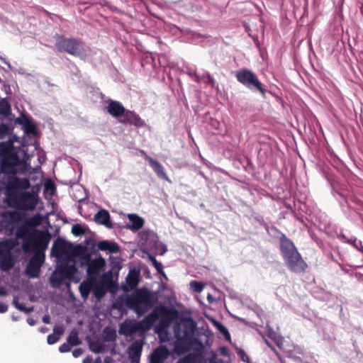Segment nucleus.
I'll use <instances>...</instances> for the list:
<instances>
[{
  "mask_svg": "<svg viewBox=\"0 0 363 363\" xmlns=\"http://www.w3.org/2000/svg\"><path fill=\"white\" fill-rule=\"evenodd\" d=\"M237 80L251 91H259L263 96H265V90L262 86V83L257 76L251 70L241 69L236 72Z\"/></svg>",
  "mask_w": 363,
  "mask_h": 363,
  "instance_id": "6e6552de",
  "label": "nucleus"
},
{
  "mask_svg": "<svg viewBox=\"0 0 363 363\" xmlns=\"http://www.w3.org/2000/svg\"><path fill=\"white\" fill-rule=\"evenodd\" d=\"M43 322L45 324H49L50 323V317L49 315H45L43 317Z\"/></svg>",
  "mask_w": 363,
  "mask_h": 363,
  "instance_id": "4d7b16f0",
  "label": "nucleus"
},
{
  "mask_svg": "<svg viewBox=\"0 0 363 363\" xmlns=\"http://www.w3.org/2000/svg\"><path fill=\"white\" fill-rule=\"evenodd\" d=\"M38 195L33 192H12L6 196L9 206L23 211H33L38 203Z\"/></svg>",
  "mask_w": 363,
  "mask_h": 363,
  "instance_id": "423d86ee",
  "label": "nucleus"
},
{
  "mask_svg": "<svg viewBox=\"0 0 363 363\" xmlns=\"http://www.w3.org/2000/svg\"><path fill=\"white\" fill-rule=\"evenodd\" d=\"M149 258L150 259V261L152 262L153 266L155 267V268L156 269V270L160 273V272H163L162 271V265L160 262H159L154 256L151 255H149Z\"/></svg>",
  "mask_w": 363,
  "mask_h": 363,
  "instance_id": "a19ab883",
  "label": "nucleus"
},
{
  "mask_svg": "<svg viewBox=\"0 0 363 363\" xmlns=\"http://www.w3.org/2000/svg\"><path fill=\"white\" fill-rule=\"evenodd\" d=\"M7 310H8V306L4 303L0 302V313H4L6 312Z\"/></svg>",
  "mask_w": 363,
  "mask_h": 363,
  "instance_id": "5fc2aeb1",
  "label": "nucleus"
},
{
  "mask_svg": "<svg viewBox=\"0 0 363 363\" xmlns=\"http://www.w3.org/2000/svg\"><path fill=\"white\" fill-rule=\"evenodd\" d=\"M92 291L94 296L98 299L104 297L106 292L105 287L101 284H93Z\"/></svg>",
  "mask_w": 363,
  "mask_h": 363,
  "instance_id": "7c9ffc66",
  "label": "nucleus"
},
{
  "mask_svg": "<svg viewBox=\"0 0 363 363\" xmlns=\"http://www.w3.org/2000/svg\"><path fill=\"white\" fill-rule=\"evenodd\" d=\"M169 356V352L166 346H159L155 348L150 356V363H163Z\"/></svg>",
  "mask_w": 363,
  "mask_h": 363,
  "instance_id": "f3484780",
  "label": "nucleus"
},
{
  "mask_svg": "<svg viewBox=\"0 0 363 363\" xmlns=\"http://www.w3.org/2000/svg\"><path fill=\"white\" fill-rule=\"evenodd\" d=\"M189 75L194 79V80H195L196 82H200L201 80L204 78V76L203 77H199L198 76L196 73L194 72H189Z\"/></svg>",
  "mask_w": 363,
  "mask_h": 363,
  "instance_id": "603ef678",
  "label": "nucleus"
},
{
  "mask_svg": "<svg viewBox=\"0 0 363 363\" xmlns=\"http://www.w3.org/2000/svg\"><path fill=\"white\" fill-rule=\"evenodd\" d=\"M54 334L60 336L63 333V330L60 327H55L53 329Z\"/></svg>",
  "mask_w": 363,
  "mask_h": 363,
  "instance_id": "864d4df0",
  "label": "nucleus"
},
{
  "mask_svg": "<svg viewBox=\"0 0 363 363\" xmlns=\"http://www.w3.org/2000/svg\"><path fill=\"white\" fill-rule=\"evenodd\" d=\"M157 301V297L152 291L146 289H139L128 296L126 304L138 316H141L150 310Z\"/></svg>",
  "mask_w": 363,
  "mask_h": 363,
  "instance_id": "f03ea898",
  "label": "nucleus"
},
{
  "mask_svg": "<svg viewBox=\"0 0 363 363\" xmlns=\"http://www.w3.org/2000/svg\"><path fill=\"white\" fill-rule=\"evenodd\" d=\"M68 245L69 243L61 238H57L52 247L51 256L59 258L65 252Z\"/></svg>",
  "mask_w": 363,
  "mask_h": 363,
  "instance_id": "412c9836",
  "label": "nucleus"
},
{
  "mask_svg": "<svg viewBox=\"0 0 363 363\" xmlns=\"http://www.w3.org/2000/svg\"><path fill=\"white\" fill-rule=\"evenodd\" d=\"M15 151L13 150V144L11 142L1 143H0V159L7 156Z\"/></svg>",
  "mask_w": 363,
  "mask_h": 363,
  "instance_id": "c756f323",
  "label": "nucleus"
},
{
  "mask_svg": "<svg viewBox=\"0 0 363 363\" xmlns=\"http://www.w3.org/2000/svg\"><path fill=\"white\" fill-rule=\"evenodd\" d=\"M173 313L174 314L177 313L176 311H171L167 308V311L165 313L160 315L162 319L160 321L159 326L162 327L164 328H168L173 322V318L169 316V313Z\"/></svg>",
  "mask_w": 363,
  "mask_h": 363,
  "instance_id": "c85d7f7f",
  "label": "nucleus"
},
{
  "mask_svg": "<svg viewBox=\"0 0 363 363\" xmlns=\"http://www.w3.org/2000/svg\"><path fill=\"white\" fill-rule=\"evenodd\" d=\"M237 354L239 356V357L245 362H250V359L248 357V356L246 354V353L245 352V351L242 349H238L237 350Z\"/></svg>",
  "mask_w": 363,
  "mask_h": 363,
  "instance_id": "c03bdc74",
  "label": "nucleus"
},
{
  "mask_svg": "<svg viewBox=\"0 0 363 363\" xmlns=\"http://www.w3.org/2000/svg\"><path fill=\"white\" fill-rule=\"evenodd\" d=\"M60 339V337L55 335V334H50L48 336L47 342L49 345H53L56 343Z\"/></svg>",
  "mask_w": 363,
  "mask_h": 363,
  "instance_id": "a18cd8bd",
  "label": "nucleus"
},
{
  "mask_svg": "<svg viewBox=\"0 0 363 363\" xmlns=\"http://www.w3.org/2000/svg\"><path fill=\"white\" fill-rule=\"evenodd\" d=\"M139 331L136 323L125 322L122 323L119 328V333L126 337L133 335Z\"/></svg>",
  "mask_w": 363,
  "mask_h": 363,
  "instance_id": "393cba45",
  "label": "nucleus"
},
{
  "mask_svg": "<svg viewBox=\"0 0 363 363\" xmlns=\"http://www.w3.org/2000/svg\"><path fill=\"white\" fill-rule=\"evenodd\" d=\"M126 281L131 288H133L138 285V277L136 275H132L130 273L126 278Z\"/></svg>",
  "mask_w": 363,
  "mask_h": 363,
  "instance_id": "58836bf2",
  "label": "nucleus"
},
{
  "mask_svg": "<svg viewBox=\"0 0 363 363\" xmlns=\"http://www.w3.org/2000/svg\"><path fill=\"white\" fill-rule=\"evenodd\" d=\"M29 233V229L26 225H22L19 226L15 233L16 239L18 241V239L25 238Z\"/></svg>",
  "mask_w": 363,
  "mask_h": 363,
  "instance_id": "473e14b6",
  "label": "nucleus"
},
{
  "mask_svg": "<svg viewBox=\"0 0 363 363\" xmlns=\"http://www.w3.org/2000/svg\"><path fill=\"white\" fill-rule=\"evenodd\" d=\"M94 363H101V362H100V361H98V359H97V360H96Z\"/></svg>",
  "mask_w": 363,
  "mask_h": 363,
  "instance_id": "338daca9",
  "label": "nucleus"
},
{
  "mask_svg": "<svg viewBox=\"0 0 363 363\" xmlns=\"http://www.w3.org/2000/svg\"><path fill=\"white\" fill-rule=\"evenodd\" d=\"M215 325H216L218 330L225 336V338L230 339V335L228 330L221 323L215 322Z\"/></svg>",
  "mask_w": 363,
  "mask_h": 363,
  "instance_id": "e433bc0d",
  "label": "nucleus"
},
{
  "mask_svg": "<svg viewBox=\"0 0 363 363\" xmlns=\"http://www.w3.org/2000/svg\"><path fill=\"white\" fill-rule=\"evenodd\" d=\"M167 311V307L164 306H156L153 311L146 315L143 320L136 323L138 330H148L159 319L160 315Z\"/></svg>",
  "mask_w": 363,
  "mask_h": 363,
  "instance_id": "9b49d317",
  "label": "nucleus"
},
{
  "mask_svg": "<svg viewBox=\"0 0 363 363\" xmlns=\"http://www.w3.org/2000/svg\"><path fill=\"white\" fill-rule=\"evenodd\" d=\"M33 311V307L31 306V307H29V308H25V310L23 311V312L26 313V314H28L30 313V312H32Z\"/></svg>",
  "mask_w": 363,
  "mask_h": 363,
  "instance_id": "680f3d73",
  "label": "nucleus"
},
{
  "mask_svg": "<svg viewBox=\"0 0 363 363\" xmlns=\"http://www.w3.org/2000/svg\"><path fill=\"white\" fill-rule=\"evenodd\" d=\"M19 245V242L16 238H8L0 241V257L11 255V250Z\"/></svg>",
  "mask_w": 363,
  "mask_h": 363,
  "instance_id": "aec40b11",
  "label": "nucleus"
},
{
  "mask_svg": "<svg viewBox=\"0 0 363 363\" xmlns=\"http://www.w3.org/2000/svg\"><path fill=\"white\" fill-rule=\"evenodd\" d=\"M121 123H128L138 128L145 125V121L134 111L126 110L125 115L119 120Z\"/></svg>",
  "mask_w": 363,
  "mask_h": 363,
  "instance_id": "dca6fc26",
  "label": "nucleus"
},
{
  "mask_svg": "<svg viewBox=\"0 0 363 363\" xmlns=\"http://www.w3.org/2000/svg\"><path fill=\"white\" fill-rule=\"evenodd\" d=\"M141 153L144 155L145 159L149 162L150 167L152 169L157 177L170 183L171 180L166 174L163 166L157 160L147 155L145 151L142 150Z\"/></svg>",
  "mask_w": 363,
  "mask_h": 363,
  "instance_id": "2eb2a0df",
  "label": "nucleus"
},
{
  "mask_svg": "<svg viewBox=\"0 0 363 363\" xmlns=\"http://www.w3.org/2000/svg\"><path fill=\"white\" fill-rule=\"evenodd\" d=\"M40 272V267L29 261L26 269V274L30 278L38 277Z\"/></svg>",
  "mask_w": 363,
  "mask_h": 363,
  "instance_id": "cd10ccee",
  "label": "nucleus"
},
{
  "mask_svg": "<svg viewBox=\"0 0 363 363\" xmlns=\"http://www.w3.org/2000/svg\"><path fill=\"white\" fill-rule=\"evenodd\" d=\"M25 131L27 133H35V125L30 123H27L25 125Z\"/></svg>",
  "mask_w": 363,
  "mask_h": 363,
  "instance_id": "de8ad7c7",
  "label": "nucleus"
},
{
  "mask_svg": "<svg viewBox=\"0 0 363 363\" xmlns=\"http://www.w3.org/2000/svg\"><path fill=\"white\" fill-rule=\"evenodd\" d=\"M353 246L359 251H361L363 252V246L361 241H359L358 242H355L353 244Z\"/></svg>",
  "mask_w": 363,
  "mask_h": 363,
  "instance_id": "6e6d98bb",
  "label": "nucleus"
},
{
  "mask_svg": "<svg viewBox=\"0 0 363 363\" xmlns=\"http://www.w3.org/2000/svg\"><path fill=\"white\" fill-rule=\"evenodd\" d=\"M226 352H227V349L226 348H222L221 354H223V355H225Z\"/></svg>",
  "mask_w": 363,
  "mask_h": 363,
  "instance_id": "0e129e2a",
  "label": "nucleus"
},
{
  "mask_svg": "<svg viewBox=\"0 0 363 363\" xmlns=\"http://www.w3.org/2000/svg\"><path fill=\"white\" fill-rule=\"evenodd\" d=\"M96 223L105 225L107 228H111L112 224L110 221V214L107 210L102 209L99 211L95 216Z\"/></svg>",
  "mask_w": 363,
  "mask_h": 363,
  "instance_id": "b1692460",
  "label": "nucleus"
},
{
  "mask_svg": "<svg viewBox=\"0 0 363 363\" xmlns=\"http://www.w3.org/2000/svg\"><path fill=\"white\" fill-rule=\"evenodd\" d=\"M92 351H94V352H100V350H96L94 349H92Z\"/></svg>",
  "mask_w": 363,
  "mask_h": 363,
  "instance_id": "69168bd1",
  "label": "nucleus"
},
{
  "mask_svg": "<svg viewBox=\"0 0 363 363\" xmlns=\"http://www.w3.org/2000/svg\"><path fill=\"white\" fill-rule=\"evenodd\" d=\"M92 357L91 356H87L86 358L83 359V363H91Z\"/></svg>",
  "mask_w": 363,
  "mask_h": 363,
  "instance_id": "bf43d9fd",
  "label": "nucleus"
},
{
  "mask_svg": "<svg viewBox=\"0 0 363 363\" xmlns=\"http://www.w3.org/2000/svg\"><path fill=\"white\" fill-rule=\"evenodd\" d=\"M33 242L32 237L26 240L23 242L22 249L26 253L30 252L32 250V242Z\"/></svg>",
  "mask_w": 363,
  "mask_h": 363,
  "instance_id": "79ce46f5",
  "label": "nucleus"
},
{
  "mask_svg": "<svg viewBox=\"0 0 363 363\" xmlns=\"http://www.w3.org/2000/svg\"><path fill=\"white\" fill-rule=\"evenodd\" d=\"M30 187V184L28 179L16 177L7 183L5 194L9 196L12 192H20L19 190H26Z\"/></svg>",
  "mask_w": 363,
  "mask_h": 363,
  "instance_id": "ddd939ff",
  "label": "nucleus"
},
{
  "mask_svg": "<svg viewBox=\"0 0 363 363\" xmlns=\"http://www.w3.org/2000/svg\"><path fill=\"white\" fill-rule=\"evenodd\" d=\"M177 363H201V361L197 356L189 354L179 359Z\"/></svg>",
  "mask_w": 363,
  "mask_h": 363,
  "instance_id": "72a5a7b5",
  "label": "nucleus"
},
{
  "mask_svg": "<svg viewBox=\"0 0 363 363\" xmlns=\"http://www.w3.org/2000/svg\"><path fill=\"white\" fill-rule=\"evenodd\" d=\"M83 353V350L81 348H77L72 351V355L74 357L77 358L80 357Z\"/></svg>",
  "mask_w": 363,
  "mask_h": 363,
  "instance_id": "3c124183",
  "label": "nucleus"
},
{
  "mask_svg": "<svg viewBox=\"0 0 363 363\" xmlns=\"http://www.w3.org/2000/svg\"><path fill=\"white\" fill-rule=\"evenodd\" d=\"M190 287L196 293H200L203 289V284L196 281H191L190 282Z\"/></svg>",
  "mask_w": 363,
  "mask_h": 363,
  "instance_id": "4c0bfd02",
  "label": "nucleus"
},
{
  "mask_svg": "<svg viewBox=\"0 0 363 363\" xmlns=\"http://www.w3.org/2000/svg\"><path fill=\"white\" fill-rule=\"evenodd\" d=\"M140 239L156 255H163L167 250L166 245L159 241L157 234L151 230H143L140 233Z\"/></svg>",
  "mask_w": 363,
  "mask_h": 363,
  "instance_id": "1a4fd4ad",
  "label": "nucleus"
},
{
  "mask_svg": "<svg viewBox=\"0 0 363 363\" xmlns=\"http://www.w3.org/2000/svg\"><path fill=\"white\" fill-rule=\"evenodd\" d=\"M11 319H12L13 321L18 320V318L17 316H15V315H12L11 316Z\"/></svg>",
  "mask_w": 363,
  "mask_h": 363,
  "instance_id": "e2e57ef3",
  "label": "nucleus"
},
{
  "mask_svg": "<svg viewBox=\"0 0 363 363\" xmlns=\"http://www.w3.org/2000/svg\"><path fill=\"white\" fill-rule=\"evenodd\" d=\"M72 233L75 236H79L84 233V229L80 224H75L72 228Z\"/></svg>",
  "mask_w": 363,
  "mask_h": 363,
  "instance_id": "ea45409f",
  "label": "nucleus"
},
{
  "mask_svg": "<svg viewBox=\"0 0 363 363\" xmlns=\"http://www.w3.org/2000/svg\"><path fill=\"white\" fill-rule=\"evenodd\" d=\"M36 320L32 318H28L27 319V323L30 326H33V325H35L36 324Z\"/></svg>",
  "mask_w": 363,
  "mask_h": 363,
  "instance_id": "13d9d810",
  "label": "nucleus"
},
{
  "mask_svg": "<svg viewBox=\"0 0 363 363\" xmlns=\"http://www.w3.org/2000/svg\"><path fill=\"white\" fill-rule=\"evenodd\" d=\"M129 223L126 225V228L133 232L140 230L144 224V220L135 213L128 215Z\"/></svg>",
  "mask_w": 363,
  "mask_h": 363,
  "instance_id": "4be33fe9",
  "label": "nucleus"
},
{
  "mask_svg": "<svg viewBox=\"0 0 363 363\" xmlns=\"http://www.w3.org/2000/svg\"><path fill=\"white\" fill-rule=\"evenodd\" d=\"M174 333L178 340L191 342L194 330V328L187 326L186 324L176 323L174 325Z\"/></svg>",
  "mask_w": 363,
  "mask_h": 363,
  "instance_id": "4468645a",
  "label": "nucleus"
},
{
  "mask_svg": "<svg viewBox=\"0 0 363 363\" xmlns=\"http://www.w3.org/2000/svg\"><path fill=\"white\" fill-rule=\"evenodd\" d=\"M0 169L6 174H31L38 172L40 167L32 168L26 161L20 159L16 151H13L1 160Z\"/></svg>",
  "mask_w": 363,
  "mask_h": 363,
  "instance_id": "39448f33",
  "label": "nucleus"
},
{
  "mask_svg": "<svg viewBox=\"0 0 363 363\" xmlns=\"http://www.w3.org/2000/svg\"><path fill=\"white\" fill-rule=\"evenodd\" d=\"M13 306L20 311H22L25 310V305L23 303H18L16 298L13 301Z\"/></svg>",
  "mask_w": 363,
  "mask_h": 363,
  "instance_id": "09e8293b",
  "label": "nucleus"
},
{
  "mask_svg": "<svg viewBox=\"0 0 363 363\" xmlns=\"http://www.w3.org/2000/svg\"><path fill=\"white\" fill-rule=\"evenodd\" d=\"M204 77H207V81H206V83L208 84H210L212 86L215 87L216 86V81L215 79L210 75V74H206V75H203Z\"/></svg>",
  "mask_w": 363,
  "mask_h": 363,
  "instance_id": "8fccbe9b",
  "label": "nucleus"
},
{
  "mask_svg": "<svg viewBox=\"0 0 363 363\" xmlns=\"http://www.w3.org/2000/svg\"><path fill=\"white\" fill-rule=\"evenodd\" d=\"M338 238L342 242L350 244L353 246V244L357 242V238L355 237H351L350 238H347L345 235L340 234L338 235Z\"/></svg>",
  "mask_w": 363,
  "mask_h": 363,
  "instance_id": "37998d69",
  "label": "nucleus"
},
{
  "mask_svg": "<svg viewBox=\"0 0 363 363\" xmlns=\"http://www.w3.org/2000/svg\"><path fill=\"white\" fill-rule=\"evenodd\" d=\"M55 47L59 52H66L79 57L83 60H90L96 51L86 45L82 40L73 38L58 36Z\"/></svg>",
  "mask_w": 363,
  "mask_h": 363,
  "instance_id": "f257e3e1",
  "label": "nucleus"
},
{
  "mask_svg": "<svg viewBox=\"0 0 363 363\" xmlns=\"http://www.w3.org/2000/svg\"><path fill=\"white\" fill-rule=\"evenodd\" d=\"M106 109L114 118H123L126 111V109L121 102L111 99L108 101V106L106 107Z\"/></svg>",
  "mask_w": 363,
  "mask_h": 363,
  "instance_id": "a211bd4d",
  "label": "nucleus"
},
{
  "mask_svg": "<svg viewBox=\"0 0 363 363\" xmlns=\"http://www.w3.org/2000/svg\"><path fill=\"white\" fill-rule=\"evenodd\" d=\"M35 253L33 256L30 259V262L39 265L40 267L44 262L45 260V253L40 251H34Z\"/></svg>",
  "mask_w": 363,
  "mask_h": 363,
  "instance_id": "2f4dec72",
  "label": "nucleus"
},
{
  "mask_svg": "<svg viewBox=\"0 0 363 363\" xmlns=\"http://www.w3.org/2000/svg\"><path fill=\"white\" fill-rule=\"evenodd\" d=\"M94 282L95 281H93L91 279H89V281H84L80 284L79 289L83 298H87L90 292L92 291Z\"/></svg>",
  "mask_w": 363,
  "mask_h": 363,
  "instance_id": "bb28decb",
  "label": "nucleus"
},
{
  "mask_svg": "<svg viewBox=\"0 0 363 363\" xmlns=\"http://www.w3.org/2000/svg\"><path fill=\"white\" fill-rule=\"evenodd\" d=\"M361 12H362V13L363 15V8L361 9Z\"/></svg>",
  "mask_w": 363,
  "mask_h": 363,
  "instance_id": "774afa93",
  "label": "nucleus"
},
{
  "mask_svg": "<svg viewBox=\"0 0 363 363\" xmlns=\"http://www.w3.org/2000/svg\"><path fill=\"white\" fill-rule=\"evenodd\" d=\"M280 250L288 268L295 273H301L307 267L300 253L291 240L284 235L281 238Z\"/></svg>",
  "mask_w": 363,
  "mask_h": 363,
  "instance_id": "7ed1b4c3",
  "label": "nucleus"
},
{
  "mask_svg": "<svg viewBox=\"0 0 363 363\" xmlns=\"http://www.w3.org/2000/svg\"><path fill=\"white\" fill-rule=\"evenodd\" d=\"M51 236L49 233L39 232L32 236V250L44 252L48 248Z\"/></svg>",
  "mask_w": 363,
  "mask_h": 363,
  "instance_id": "f8f14e48",
  "label": "nucleus"
},
{
  "mask_svg": "<svg viewBox=\"0 0 363 363\" xmlns=\"http://www.w3.org/2000/svg\"><path fill=\"white\" fill-rule=\"evenodd\" d=\"M143 342L135 340L128 348V357L132 362H138L142 353Z\"/></svg>",
  "mask_w": 363,
  "mask_h": 363,
  "instance_id": "6ab92c4d",
  "label": "nucleus"
},
{
  "mask_svg": "<svg viewBox=\"0 0 363 363\" xmlns=\"http://www.w3.org/2000/svg\"><path fill=\"white\" fill-rule=\"evenodd\" d=\"M105 264V259L102 257L92 259L89 254H86L82 257V265H86L87 267V276L89 279H91L93 281H96V277H99Z\"/></svg>",
  "mask_w": 363,
  "mask_h": 363,
  "instance_id": "9d476101",
  "label": "nucleus"
},
{
  "mask_svg": "<svg viewBox=\"0 0 363 363\" xmlns=\"http://www.w3.org/2000/svg\"><path fill=\"white\" fill-rule=\"evenodd\" d=\"M97 247L101 251H107L110 253H117L120 248L117 243L110 240H102L97 243Z\"/></svg>",
  "mask_w": 363,
  "mask_h": 363,
  "instance_id": "5701e85b",
  "label": "nucleus"
},
{
  "mask_svg": "<svg viewBox=\"0 0 363 363\" xmlns=\"http://www.w3.org/2000/svg\"><path fill=\"white\" fill-rule=\"evenodd\" d=\"M71 345L67 342L61 345L59 347V351L61 353L68 352L71 350Z\"/></svg>",
  "mask_w": 363,
  "mask_h": 363,
  "instance_id": "49530a36",
  "label": "nucleus"
},
{
  "mask_svg": "<svg viewBox=\"0 0 363 363\" xmlns=\"http://www.w3.org/2000/svg\"><path fill=\"white\" fill-rule=\"evenodd\" d=\"M67 342L72 346H77L80 344L78 334L75 331H72L67 338Z\"/></svg>",
  "mask_w": 363,
  "mask_h": 363,
  "instance_id": "f704fd0d",
  "label": "nucleus"
},
{
  "mask_svg": "<svg viewBox=\"0 0 363 363\" xmlns=\"http://www.w3.org/2000/svg\"><path fill=\"white\" fill-rule=\"evenodd\" d=\"M11 111V106L9 104L5 101L0 102V114L7 116Z\"/></svg>",
  "mask_w": 363,
  "mask_h": 363,
  "instance_id": "c9c22d12",
  "label": "nucleus"
},
{
  "mask_svg": "<svg viewBox=\"0 0 363 363\" xmlns=\"http://www.w3.org/2000/svg\"><path fill=\"white\" fill-rule=\"evenodd\" d=\"M38 330L42 333H46L49 331V329L47 327H41Z\"/></svg>",
  "mask_w": 363,
  "mask_h": 363,
  "instance_id": "052dcab7",
  "label": "nucleus"
},
{
  "mask_svg": "<svg viewBox=\"0 0 363 363\" xmlns=\"http://www.w3.org/2000/svg\"><path fill=\"white\" fill-rule=\"evenodd\" d=\"M77 269L74 265L67 264H61L55 268L50 277V283L53 288H60L63 284L69 285Z\"/></svg>",
  "mask_w": 363,
  "mask_h": 363,
  "instance_id": "0eeeda50",
  "label": "nucleus"
},
{
  "mask_svg": "<svg viewBox=\"0 0 363 363\" xmlns=\"http://www.w3.org/2000/svg\"><path fill=\"white\" fill-rule=\"evenodd\" d=\"M14 265V259L11 255L1 257L0 269L4 272L9 271Z\"/></svg>",
  "mask_w": 363,
  "mask_h": 363,
  "instance_id": "a878e982",
  "label": "nucleus"
},
{
  "mask_svg": "<svg viewBox=\"0 0 363 363\" xmlns=\"http://www.w3.org/2000/svg\"><path fill=\"white\" fill-rule=\"evenodd\" d=\"M280 250L288 268L295 273H301L307 267L300 253L291 240L284 235L281 238Z\"/></svg>",
  "mask_w": 363,
  "mask_h": 363,
  "instance_id": "20e7f679",
  "label": "nucleus"
}]
</instances>
